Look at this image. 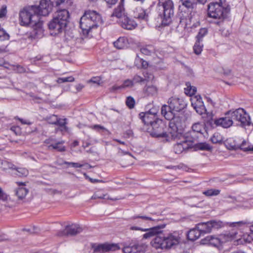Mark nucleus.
I'll use <instances>...</instances> for the list:
<instances>
[{
	"label": "nucleus",
	"mask_w": 253,
	"mask_h": 253,
	"mask_svg": "<svg viewBox=\"0 0 253 253\" xmlns=\"http://www.w3.org/2000/svg\"><path fill=\"white\" fill-rule=\"evenodd\" d=\"M106 195L105 194H99V193H95L93 194V195L91 197V199H110L113 201H116L118 200V198H111L109 197H106Z\"/></svg>",
	"instance_id": "38"
},
{
	"label": "nucleus",
	"mask_w": 253,
	"mask_h": 253,
	"mask_svg": "<svg viewBox=\"0 0 253 253\" xmlns=\"http://www.w3.org/2000/svg\"><path fill=\"white\" fill-rule=\"evenodd\" d=\"M93 128L97 130H103L105 129V128L103 126L100 125H94L93 126Z\"/></svg>",
	"instance_id": "58"
},
{
	"label": "nucleus",
	"mask_w": 253,
	"mask_h": 253,
	"mask_svg": "<svg viewBox=\"0 0 253 253\" xmlns=\"http://www.w3.org/2000/svg\"><path fill=\"white\" fill-rule=\"evenodd\" d=\"M67 165H68V166H71L74 168H82L84 166V165H82V164H80L78 163L68 162H67Z\"/></svg>",
	"instance_id": "55"
},
{
	"label": "nucleus",
	"mask_w": 253,
	"mask_h": 253,
	"mask_svg": "<svg viewBox=\"0 0 253 253\" xmlns=\"http://www.w3.org/2000/svg\"><path fill=\"white\" fill-rule=\"evenodd\" d=\"M67 162L64 161L62 159H58L55 162V164L58 166H62L63 164L67 165Z\"/></svg>",
	"instance_id": "56"
},
{
	"label": "nucleus",
	"mask_w": 253,
	"mask_h": 253,
	"mask_svg": "<svg viewBox=\"0 0 253 253\" xmlns=\"http://www.w3.org/2000/svg\"><path fill=\"white\" fill-rule=\"evenodd\" d=\"M8 195L4 193L1 188L0 187V200L2 201H6L8 199Z\"/></svg>",
	"instance_id": "47"
},
{
	"label": "nucleus",
	"mask_w": 253,
	"mask_h": 253,
	"mask_svg": "<svg viewBox=\"0 0 253 253\" xmlns=\"http://www.w3.org/2000/svg\"><path fill=\"white\" fill-rule=\"evenodd\" d=\"M248 143H239V149L244 151H250L249 148L250 146H247Z\"/></svg>",
	"instance_id": "49"
},
{
	"label": "nucleus",
	"mask_w": 253,
	"mask_h": 253,
	"mask_svg": "<svg viewBox=\"0 0 253 253\" xmlns=\"http://www.w3.org/2000/svg\"><path fill=\"white\" fill-rule=\"evenodd\" d=\"M225 147L230 150H237L239 149V143L237 145L236 143H223Z\"/></svg>",
	"instance_id": "44"
},
{
	"label": "nucleus",
	"mask_w": 253,
	"mask_h": 253,
	"mask_svg": "<svg viewBox=\"0 0 253 253\" xmlns=\"http://www.w3.org/2000/svg\"><path fill=\"white\" fill-rule=\"evenodd\" d=\"M198 0H181L182 4L187 8H193Z\"/></svg>",
	"instance_id": "32"
},
{
	"label": "nucleus",
	"mask_w": 253,
	"mask_h": 253,
	"mask_svg": "<svg viewBox=\"0 0 253 253\" xmlns=\"http://www.w3.org/2000/svg\"><path fill=\"white\" fill-rule=\"evenodd\" d=\"M131 219L135 220V222L137 225L131 226L129 228L130 230H140L141 231H146L147 232H148L152 228H147L150 226L149 223L155 220L150 216L140 214L133 216Z\"/></svg>",
	"instance_id": "10"
},
{
	"label": "nucleus",
	"mask_w": 253,
	"mask_h": 253,
	"mask_svg": "<svg viewBox=\"0 0 253 253\" xmlns=\"http://www.w3.org/2000/svg\"><path fill=\"white\" fill-rule=\"evenodd\" d=\"M134 84L132 80L127 79L125 80L123 84L122 85L119 86L117 85H115L113 86L111 88V91H115L118 89H120L121 88H125V87H130L133 85Z\"/></svg>",
	"instance_id": "28"
},
{
	"label": "nucleus",
	"mask_w": 253,
	"mask_h": 253,
	"mask_svg": "<svg viewBox=\"0 0 253 253\" xmlns=\"http://www.w3.org/2000/svg\"><path fill=\"white\" fill-rule=\"evenodd\" d=\"M17 171L16 174L19 176H26L28 175V170L25 168H19L15 169Z\"/></svg>",
	"instance_id": "37"
},
{
	"label": "nucleus",
	"mask_w": 253,
	"mask_h": 253,
	"mask_svg": "<svg viewBox=\"0 0 253 253\" xmlns=\"http://www.w3.org/2000/svg\"><path fill=\"white\" fill-rule=\"evenodd\" d=\"M74 78L72 76L68 77H62L59 78L57 80V83L59 84L65 83V82H72L74 81Z\"/></svg>",
	"instance_id": "40"
},
{
	"label": "nucleus",
	"mask_w": 253,
	"mask_h": 253,
	"mask_svg": "<svg viewBox=\"0 0 253 253\" xmlns=\"http://www.w3.org/2000/svg\"><path fill=\"white\" fill-rule=\"evenodd\" d=\"M142 58L137 56L135 59L134 64L138 68H141Z\"/></svg>",
	"instance_id": "52"
},
{
	"label": "nucleus",
	"mask_w": 253,
	"mask_h": 253,
	"mask_svg": "<svg viewBox=\"0 0 253 253\" xmlns=\"http://www.w3.org/2000/svg\"><path fill=\"white\" fill-rule=\"evenodd\" d=\"M198 224V228L203 234L210 233L213 230L218 229L223 226L222 222L220 221L211 220L207 222H201Z\"/></svg>",
	"instance_id": "14"
},
{
	"label": "nucleus",
	"mask_w": 253,
	"mask_h": 253,
	"mask_svg": "<svg viewBox=\"0 0 253 253\" xmlns=\"http://www.w3.org/2000/svg\"><path fill=\"white\" fill-rule=\"evenodd\" d=\"M101 23L100 15L95 11L88 10L81 17L80 26L83 34L87 36L91 29L97 28Z\"/></svg>",
	"instance_id": "5"
},
{
	"label": "nucleus",
	"mask_w": 253,
	"mask_h": 253,
	"mask_svg": "<svg viewBox=\"0 0 253 253\" xmlns=\"http://www.w3.org/2000/svg\"><path fill=\"white\" fill-rule=\"evenodd\" d=\"M121 245L123 246V252L124 253H144L147 248V246L145 244H139L134 240L124 242Z\"/></svg>",
	"instance_id": "12"
},
{
	"label": "nucleus",
	"mask_w": 253,
	"mask_h": 253,
	"mask_svg": "<svg viewBox=\"0 0 253 253\" xmlns=\"http://www.w3.org/2000/svg\"><path fill=\"white\" fill-rule=\"evenodd\" d=\"M17 183L19 187L14 190L15 194L17 196L18 199L22 200L25 198L29 190L24 187L25 185L24 183L17 182Z\"/></svg>",
	"instance_id": "24"
},
{
	"label": "nucleus",
	"mask_w": 253,
	"mask_h": 253,
	"mask_svg": "<svg viewBox=\"0 0 253 253\" xmlns=\"http://www.w3.org/2000/svg\"><path fill=\"white\" fill-rule=\"evenodd\" d=\"M139 116L144 124L146 126L150 125V127L155 122L156 119H159L158 118V112L154 109H151L145 113L142 112Z\"/></svg>",
	"instance_id": "17"
},
{
	"label": "nucleus",
	"mask_w": 253,
	"mask_h": 253,
	"mask_svg": "<svg viewBox=\"0 0 253 253\" xmlns=\"http://www.w3.org/2000/svg\"><path fill=\"white\" fill-rule=\"evenodd\" d=\"M144 93L146 96H153L157 93V88L154 85H147L144 88Z\"/></svg>",
	"instance_id": "27"
},
{
	"label": "nucleus",
	"mask_w": 253,
	"mask_h": 253,
	"mask_svg": "<svg viewBox=\"0 0 253 253\" xmlns=\"http://www.w3.org/2000/svg\"><path fill=\"white\" fill-rule=\"evenodd\" d=\"M144 79L138 75H135L133 78V84L140 83L143 81Z\"/></svg>",
	"instance_id": "54"
},
{
	"label": "nucleus",
	"mask_w": 253,
	"mask_h": 253,
	"mask_svg": "<svg viewBox=\"0 0 253 253\" xmlns=\"http://www.w3.org/2000/svg\"><path fill=\"white\" fill-rule=\"evenodd\" d=\"M231 118L236 120L243 126H249L251 124L250 116L245 110L242 108H239L231 113Z\"/></svg>",
	"instance_id": "15"
},
{
	"label": "nucleus",
	"mask_w": 253,
	"mask_h": 253,
	"mask_svg": "<svg viewBox=\"0 0 253 253\" xmlns=\"http://www.w3.org/2000/svg\"><path fill=\"white\" fill-rule=\"evenodd\" d=\"M17 69H18V71L19 72H23L25 71V69L22 67H21L20 66H18Z\"/></svg>",
	"instance_id": "64"
},
{
	"label": "nucleus",
	"mask_w": 253,
	"mask_h": 253,
	"mask_svg": "<svg viewBox=\"0 0 253 253\" xmlns=\"http://www.w3.org/2000/svg\"><path fill=\"white\" fill-rule=\"evenodd\" d=\"M208 33V30L206 28H201L197 36H196V40L203 41V38Z\"/></svg>",
	"instance_id": "35"
},
{
	"label": "nucleus",
	"mask_w": 253,
	"mask_h": 253,
	"mask_svg": "<svg viewBox=\"0 0 253 253\" xmlns=\"http://www.w3.org/2000/svg\"><path fill=\"white\" fill-rule=\"evenodd\" d=\"M210 241H211L210 236H207L206 237H205V238L202 239L201 240L200 243L202 245H206V244L210 245Z\"/></svg>",
	"instance_id": "51"
},
{
	"label": "nucleus",
	"mask_w": 253,
	"mask_h": 253,
	"mask_svg": "<svg viewBox=\"0 0 253 253\" xmlns=\"http://www.w3.org/2000/svg\"><path fill=\"white\" fill-rule=\"evenodd\" d=\"M211 241H210V245L213 246L214 247H216L220 244V240L217 237L215 236L211 235L210 236Z\"/></svg>",
	"instance_id": "42"
},
{
	"label": "nucleus",
	"mask_w": 253,
	"mask_h": 253,
	"mask_svg": "<svg viewBox=\"0 0 253 253\" xmlns=\"http://www.w3.org/2000/svg\"><path fill=\"white\" fill-rule=\"evenodd\" d=\"M202 235L201 231L198 228V224H197L195 228L189 231L187 234V237L189 240L195 241Z\"/></svg>",
	"instance_id": "26"
},
{
	"label": "nucleus",
	"mask_w": 253,
	"mask_h": 253,
	"mask_svg": "<svg viewBox=\"0 0 253 253\" xmlns=\"http://www.w3.org/2000/svg\"><path fill=\"white\" fill-rule=\"evenodd\" d=\"M93 253H106L109 251H115L120 249L118 244H94L92 246Z\"/></svg>",
	"instance_id": "16"
},
{
	"label": "nucleus",
	"mask_w": 253,
	"mask_h": 253,
	"mask_svg": "<svg viewBox=\"0 0 253 253\" xmlns=\"http://www.w3.org/2000/svg\"><path fill=\"white\" fill-rule=\"evenodd\" d=\"M135 104L134 99L131 97H128L126 100V104L129 108H133Z\"/></svg>",
	"instance_id": "45"
},
{
	"label": "nucleus",
	"mask_w": 253,
	"mask_h": 253,
	"mask_svg": "<svg viewBox=\"0 0 253 253\" xmlns=\"http://www.w3.org/2000/svg\"><path fill=\"white\" fill-rule=\"evenodd\" d=\"M221 2H211L208 6V15L209 17L221 19L226 18L230 12L228 6H224Z\"/></svg>",
	"instance_id": "9"
},
{
	"label": "nucleus",
	"mask_w": 253,
	"mask_h": 253,
	"mask_svg": "<svg viewBox=\"0 0 253 253\" xmlns=\"http://www.w3.org/2000/svg\"><path fill=\"white\" fill-rule=\"evenodd\" d=\"M212 148L209 143H196L194 145H192V143H175L173 146V150L176 154L199 150L211 151Z\"/></svg>",
	"instance_id": "8"
},
{
	"label": "nucleus",
	"mask_w": 253,
	"mask_h": 253,
	"mask_svg": "<svg viewBox=\"0 0 253 253\" xmlns=\"http://www.w3.org/2000/svg\"><path fill=\"white\" fill-rule=\"evenodd\" d=\"M120 23L123 28L129 30L134 29L137 26V23L134 20L126 16H124L120 19Z\"/></svg>",
	"instance_id": "20"
},
{
	"label": "nucleus",
	"mask_w": 253,
	"mask_h": 253,
	"mask_svg": "<svg viewBox=\"0 0 253 253\" xmlns=\"http://www.w3.org/2000/svg\"><path fill=\"white\" fill-rule=\"evenodd\" d=\"M133 144L132 145V148H131L133 151L138 153L142 151L143 149L141 147H139L138 146L139 143H133Z\"/></svg>",
	"instance_id": "48"
},
{
	"label": "nucleus",
	"mask_w": 253,
	"mask_h": 253,
	"mask_svg": "<svg viewBox=\"0 0 253 253\" xmlns=\"http://www.w3.org/2000/svg\"><path fill=\"white\" fill-rule=\"evenodd\" d=\"M19 22L21 26H30L33 29L36 38H41L43 34L42 22L37 14L36 5L25 7L19 12Z\"/></svg>",
	"instance_id": "3"
},
{
	"label": "nucleus",
	"mask_w": 253,
	"mask_h": 253,
	"mask_svg": "<svg viewBox=\"0 0 253 253\" xmlns=\"http://www.w3.org/2000/svg\"><path fill=\"white\" fill-rule=\"evenodd\" d=\"M186 87L184 88L185 93L187 95H189L191 97L194 96V94L196 92V87L194 86H191L189 83L186 84Z\"/></svg>",
	"instance_id": "29"
},
{
	"label": "nucleus",
	"mask_w": 253,
	"mask_h": 253,
	"mask_svg": "<svg viewBox=\"0 0 253 253\" xmlns=\"http://www.w3.org/2000/svg\"><path fill=\"white\" fill-rule=\"evenodd\" d=\"M65 0H41L39 6H37V14L40 16H47L52 10V6L55 4L60 5Z\"/></svg>",
	"instance_id": "11"
},
{
	"label": "nucleus",
	"mask_w": 253,
	"mask_h": 253,
	"mask_svg": "<svg viewBox=\"0 0 253 253\" xmlns=\"http://www.w3.org/2000/svg\"><path fill=\"white\" fill-rule=\"evenodd\" d=\"M192 131L185 134V140L182 142H195L197 139L202 136L205 131V125L202 123H196L192 127Z\"/></svg>",
	"instance_id": "13"
},
{
	"label": "nucleus",
	"mask_w": 253,
	"mask_h": 253,
	"mask_svg": "<svg viewBox=\"0 0 253 253\" xmlns=\"http://www.w3.org/2000/svg\"><path fill=\"white\" fill-rule=\"evenodd\" d=\"M108 5H114L118 1V0H105Z\"/></svg>",
	"instance_id": "59"
},
{
	"label": "nucleus",
	"mask_w": 253,
	"mask_h": 253,
	"mask_svg": "<svg viewBox=\"0 0 253 253\" xmlns=\"http://www.w3.org/2000/svg\"><path fill=\"white\" fill-rule=\"evenodd\" d=\"M158 8L162 25H169L171 22V16L173 15V3L172 0H159Z\"/></svg>",
	"instance_id": "7"
},
{
	"label": "nucleus",
	"mask_w": 253,
	"mask_h": 253,
	"mask_svg": "<svg viewBox=\"0 0 253 253\" xmlns=\"http://www.w3.org/2000/svg\"><path fill=\"white\" fill-rule=\"evenodd\" d=\"M76 89L78 91H80L84 87V85L81 84H79L76 85Z\"/></svg>",
	"instance_id": "62"
},
{
	"label": "nucleus",
	"mask_w": 253,
	"mask_h": 253,
	"mask_svg": "<svg viewBox=\"0 0 253 253\" xmlns=\"http://www.w3.org/2000/svg\"><path fill=\"white\" fill-rule=\"evenodd\" d=\"M11 130L14 132L16 135H20L21 133V128L18 126L11 127Z\"/></svg>",
	"instance_id": "53"
},
{
	"label": "nucleus",
	"mask_w": 253,
	"mask_h": 253,
	"mask_svg": "<svg viewBox=\"0 0 253 253\" xmlns=\"http://www.w3.org/2000/svg\"><path fill=\"white\" fill-rule=\"evenodd\" d=\"M203 48V44L202 42L196 40V42L193 46L194 52L197 55H199L201 53Z\"/></svg>",
	"instance_id": "30"
},
{
	"label": "nucleus",
	"mask_w": 253,
	"mask_h": 253,
	"mask_svg": "<svg viewBox=\"0 0 253 253\" xmlns=\"http://www.w3.org/2000/svg\"><path fill=\"white\" fill-rule=\"evenodd\" d=\"M6 7L3 5L0 9V19L4 17L6 14Z\"/></svg>",
	"instance_id": "50"
},
{
	"label": "nucleus",
	"mask_w": 253,
	"mask_h": 253,
	"mask_svg": "<svg viewBox=\"0 0 253 253\" xmlns=\"http://www.w3.org/2000/svg\"><path fill=\"white\" fill-rule=\"evenodd\" d=\"M229 198V200H227L226 202L228 203H235L236 202V199L235 197H228Z\"/></svg>",
	"instance_id": "60"
},
{
	"label": "nucleus",
	"mask_w": 253,
	"mask_h": 253,
	"mask_svg": "<svg viewBox=\"0 0 253 253\" xmlns=\"http://www.w3.org/2000/svg\"><path fill=\"white\" fill-rule=\"evenodd\" d=\"M114 46L118 49H124L129 46V40L125 37H120L116 41L113 42Z\"/></svg>",
	"instance_id": "23"
},
{
	"label": "nucleus",
	"mask_w": 253,
	"mask_h": 253,
	"mask_svg": "<svg viewBox=\"0 0 253 253\" xmlns=\"http://www.w3.org/2000/svg\"><path fill=\"white\" fill-rule=\"evenodd\" d=\"M190 100L192 106L198 114L202 115L205 113L206 109L200 95L191 96Z\"/></svg>",
	"instance_id": "19"
},
{
	"label": "nucleus",
	"mask_w": 253,
	"mask_h": 253,
	"mask_svg": "<svg viewBox=\"0 0 253 253\" xmlns=\"http://www.w3.org/2000/svg\"><path fill=\"white\" fill-rule=\"evenodd\" d=\"M0 163L1 165L0 168L3 169H6L7 168L15 169V168H13L14 165L7 161L0 160Z\"/></svg>",
	"instance_id": "39"
},
{
	"label": "nucleus",
	"mask_w": 253,
	"mask_h": 253,
	"mask_svg": "<svg viewBox=\"0 0 253 253\" xmlns=\"http://www.w3.org/2000/svg\"><path fill=\"white\" fill-rule=\"evenodd\" d=\"M124 8L122 4H120L117 8H116L112 14V16H116L121 19L124 14Z\"/></svg>",
	"instance_id": "33"
},
{
	"label": "nucleus",
	"mask_w": 253,
	"mask_h": 253,
	"mask_svg": "<svg viewBox=\"0 0 253 253\" xmlns=\"http://www.w3.org/2000/svg\"><path fill=\"white\" fill-rule=\"evenodd\" d=\"M149 11L144 9L141 7H136L133 12V16L135 18L147 21L148 20Z\"/></svg>",
	"instance_id": "21"
},
{
	"label": "nucleus",
	"mask_w": 253,
	"mask_h": 253,
	"mask_svg": "<svg viewBox=\"0 0 253 253\" xmlns=\"http://www.w3.org/2000/svg\"><path fill=\"white\" fill-rule=\"evenodd\" d=\"M250 224L249 222L247 221H240L238 222H232L230 223V226L231 227H241L245 225H248Z\"/></svg>",
	"instance_id": "43"
},
{
	"label": "nucleus",
	"mask_w": 253,
	"mask_h": 253,
	"mask_svg": "<svg viewBox=\"0 0 253 253\" xmlns=\"http://www.w3.org/2000/svg\"><path fill=\"white\" fill-rule=\"evenodd\" d=\"M232 118L229 117L220 118L214 120V124L218 126H222L224 128H228L231 126L233 124Z\"/></svg>",
	"instance_id": "22"
},
{
	"label": "nucleus",
	"mask_w": 253,
	"mask_h": 253,
	"mask_svg": "<svg viewBox=\"0 0 253 253\" xmlns=\"http://www.w3.org/2000/svg\"><path fill=\"white\" fill-rule=\"evenodd\" d=\"M166 226L162 224L152 227L148 232L143 235V239L155 236L151 242L152 246L156 249L169 250L180 243V237L178 233H165L162 230Z\"/></svg>",
	"instance_id": "2"
},
{
	"label": "nucleus",
	"mask_w": 253,
	"mask_h": 253,
	"mask_svg": "<svg viewBox=\"0 0 253 253\" xmlns=\"http://www.w3.org/2000/svg\"><path fill=\"white\" fill-rule=\"evenodd\" d=\"M153 50L154 48L151 45H147L141 48V53L146 55H151Z\"/></svg>",
	"instance_id": "34"
},
{
	"label": "nucleus",
	"mask_w": 253,
	"mask_h": 253,
	"mask_svg": "<svg viewBox=\"0 0 253 253\" xmlns=\"http://www.w3.org/2000/svg\"><path fill=\"white\" fill-rule=\"evenodd\" d=\"M82 231V229L78 225L72 224L71 225H67L65 228L63 230L59 231L56 235L59 237L62 236H73L81 233Z\"/></svg>",
	"instance_id": "18"
},
{
	"label": "nucleus",
	"mask_w": 253,
	"mask_h": 253,
	"mask_svg": "<svg viewBox=\"0 0 253 253\" xmlns=\"http://www.w3.org/2000/svg\"><path fill=\"white\" fill-rule=\"evenodd\" d=\"M169 106L164 105L161 108V114L168 120H173L174 112H179L186 106V103L182 98L172 97L168 102Z\"/></svg>",
	"instance_id": "6"
},
{
	"label": "nucleus",
	"mask_w": 253,
	"mask_h": 253,
	"mask_svg": "<svg viewBox=\"0 0 253 253\" xmlns=\"http://www.w3.org/2000/svg\"><path fill=\"white\" fill-rule=\"evenodd\" d=\"M17 119L19 120L22 124H24V125L25 124V125H30L31 124V123L30 121H29L28 120H24V119H20L19 118H17Z\"/></svg>",
	"instance_id": "57"
},
{
	"label": "nucleus",
	"mask_w": 253,
	"mask_h": 253,
	"mask_svg": "<svg viewBox=\"0 0 253 253\" xmlns=\"http://www.w3.org/2000/svg\"><path fill=\"white\" fill-rule=\"evenodd\" d=\"M166 123L161 119H156L155 122L148 128L150 134L155 137L163 138L167 141H174L181 133L184 129V125L180 118L170 120L168 131H165Z\"/></svg>",
	"instance_id": "1"
},
{
	"label": "nucleus",
	"mask_w": 253,
	"mask_h": 253,
	"mask_svg": "<svg viewBox=\"0 0 253 253\" xmlns=\"http://www.w3.org/2000/svg\"><path fill=\"white\" fill-rule=\"evenodd\" d=\"M192 18L190 17L188 19H186V22L185 23V27L187 28H193L196 27L199 25L200 23L199 21H196V22H193V24H191V22H192Z\"/></svg>",
	"instance_id": "41"
},
{
	"label": "nucleus",
	"mask_w": 253,
	"mask_h": 253,
	"mask_svg": "<svg viewBox=\"0 0 253 253\" xmlns=\"http://www.w3.org/2000/svg\"><path fill=\"white\" fill-rule=\"evenodd\" d=\"M88 83H92L93 84H97L98 85L102 84V82L101 79L99 77H94L90 79L88 81Z\"/></svg>",
	"instance_id": "46"
},
{
	"label": "nucleus",
	"mask_w": 253,
	"mask_h": 253,
	"mask_svg": "<svg viewBox=\"0 0 253 253\" xmlns=\"http://www.w3.org/2000/svg\"><path fill=\"white\" fill-rule=\"evenodd\" d=\"M49 150H56L59 152H64L65 150V148L62 145V143H52L48 146Z\"/></svg>",
	"instance_id": "31"
},
{
	"label": "nucleus",
	"mask_w": 253,
	"mask_h": 253,
	"mask_svg": "<svg viewBox=\"0 0 253 253\" xmlns=\"http://www.w3.org/2000/svg\"><path fill=\"white\" fill-rule=\"evenodd\" d=\"M53 118L54 119V121L50 122V123L52 124H58L59 126V127L57 131L60 130L63 133L68 132V128L65 126V125L67 123L66 119H58L56 116H53Z\"/></svg>",
	"instance_id": "25"
},
{
	"label": "nucleus",
	"mask_w": 253,
	"mask_h": 253,
	"mask_svg": "<svg viewBox=\"0 0 253 253\" xmlns=\"http://www.w3.org/2000/svg\"><path fill=\"white\" fill-rule=\"evenodd\" d=\"M142 63H141V68H146L148 66V63L147 61L144 60L143 59H142Z\"/></svg>",
	"instance_id": "61"
},
{
	"label": "nucleus",
	"mask_w": 253,
	"mask_h": 253,
	"mask_svg": "<svg viewBox=\"0 0 253 253\" xmlns=\"http://www.w3.org/2000/svg\"><path fill=\"white\" fill-rule=\"evenodd\" d=\"M219 190L211 189L204 191L203 192V194L207 196H212L218 195L219 194Z\"/></svg>",
	"instance_id": "36"
},
{
	"label": "nucleus",
	"mask_w": 253,
	"mask_h": 253,
	"mask_svg": "<svg viewBox=\"0 0 253 253\" xmlns=\"http://www.w3.org/2000/svg\"><path fill=\"white\" fill-rule=\"evenodd\" d=\"M144 77H145V80H147V81L151 80L153 79V76L151 75H150L149 76H146L145 75H144Z\"/></svg>",
	"instance_id": "63"
},
{
	"label": "nucleus",
	"mask_w": 253,
	"mask_h": 253,
	"mask_svg": "<svg viewBox=\"0 0 253 253\" xmlns=\"http://www.w3.org/2000/svg\"><path fill=\"white\" fill-rule=\"evenodd\" d=\"M69 18L68 10L65 9L57 10L54 13L52 19L48 24L50 34L56 36L63 32L69 22Z\"/></svg>",
	"instance_id": "4"
}]
</instances>
